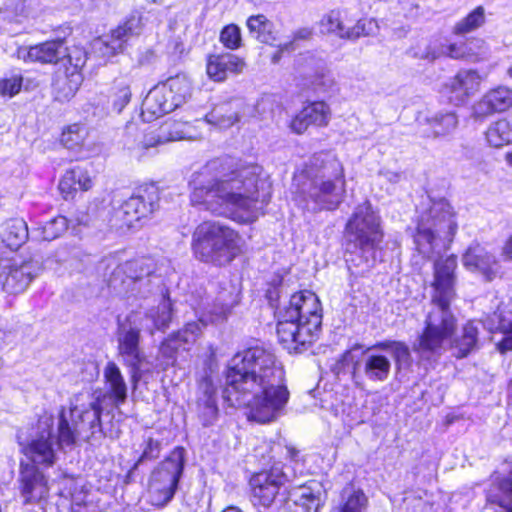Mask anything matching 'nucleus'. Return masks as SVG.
I'll return each instance as SVG.
<instances>
[{
    "label": "nucleus",
    "instance_id": "obj_1",
    "mask_svg": "<svg viewBox=\"0 0 512 512\" xmlns=\"http://www.w3.org/2000/svg\"><path fill=\"white\" fill-rule=\"evenodd\" d=\"M193 206L238 223H252L263 213L272 194L264 169L232 157L215 158L193 174Z\"/></svg>",
    "mask_w": 512,
    "mask_h": 512
},
{
    "label": "nucleus",
    "instance_id": "obj_2",
    "mask_svg": "<svg viewBox=\"0 0 512 512\" xmlns=\"http://www.w3.org/2000/svg\"><path fill=\"white\" fill-rule=\"evenodd\" d=\"M223 399L230 407L246 408L248 419L258 423L279 417L289 391L276 356L261 346L237 353L227 371Z\"/></svg>",
    "mask_w": 512,
    "mask_h": 512
},
{
    "label": "nucleus",
    "instance_id": "obj_3",
    "mask_svg": "<svg viewBox=\"0 0 512 512\" xmlns=\"http://www.w3.org/2000/svg\"><path fill=\"white\" fill-rule=\"evenodd\" d=\"M322 309L317 295L301 291L291 296L288 305L278 310L277 335L289 351L301 352L317 338Z\"/></svg>",
    "mask_w": 512,
    "mask_h": 512
},
{
    "label": "nucleus",
    "instance_id": "obj_4",
    "mask_svg": "<svg viewBox=\"0 0 512 512\" xmlns=\"http://www.w3.org/2000/svg\"><path fill=\"white\" fill-rule=\"evenodd\" d=\"M316 166L313 163L294 176L297 199L308 211L335 210L345 197L343 167L336 159Z\"/></svg>",
    "mask_w": 512,
    "mask_h": 512
},
{
    "label": "nucleus",
    "instance_id": "obj_5",
    "mask_svg": "<svg viewBox=\"0 0 512 512\" xmlns=\"http://www.w3.org/2000/svg\"><path fill=\"white\" fill-rule=\"evenodd\" d=\"M344 235L349 268L353 266L364 272L382 260L380 244L384 233L381 217L369 201L356 206L345 225Z\"/></svg>",
    "mask_w": 512,
    "mask_h": 512
},
{
    "label": "nucleus",
    "instance_id": "obj_6",
    "mask_svg": "<svg viewBox=\"0 0 512 512\" xmlns=\"http://www.w3.org/2000/svg\"><path fill=\"white\" fill-rule=\"evenodd\" d=\"M139 320L138 314H130L125 321L118 323L116 333L118 355L123 364L129 368L134 386L146 372H149V369L143 368L146 356L140 348V331L143 328L152 334L155 330H162L168 326L171 320L169 300L163 298L156 310L151 309L142 319L144 323L141 322L138 325L137 321Z\"/></svg>",
    "mask_w": 512,
    "mask_h": 512
},
{
    "label": "nucleus",
    "instance_id": "obj_7",
    "mask_svg": "<svg viewBox=\"0 0 512 512\" xmlns=\"http://www.w3.org/2000/svg\"><path fill=\"white\" fill-rule=\"evenodd\" d=\"M102 402L90 393H79L71 399L67 412L61 409L58 416L57 440L59 446H72L77 440L90 441L102 437Z\"/></svg>",
    "mask_w": 512,
    "mask_h": 512
},
{
    "label": "nucleus",
    "instance_id": "obj_8",
    "mask_svg": "<svg viewBox=\"0 0 512 512\" xmlns=\"http://www.w3.org/2000/svg\"><path fill=\"white\" fill-rule=\"evenodd\" d=\"M243 245L244 240L237 231L218 221H204L192 234L195 257L217 266L230 263L242 252Z\"/></svg>",
    "mask_w": 512,
    "mask_h": 512
},
{
    "label": "nucleus",
    "instance_id": "obj_9",
    "mask_svg": "<svg viewBox=\"0 0 512 512\" xmlns=\"http://www.w3.org/2000/svg\"><path fill=\"white\" fill-rule=\"evenodd\" d=\"M452 300L432 297L425 328L413 345L414 351L421 356L440 355L445 350V342L454 335L457 319L450 309Z\"/></svg>",
    "mask_w": 512,
    "mask_h": 512
},
{
    "label": "nucleus",
    "instance_id": "obj_10",
    "mask_svg": "<svg viewBox=\"0 0 512 512\" xmlns=\"http://www.w3.org/2000/svg\"><path fill=\"white\" fill-rule=\"evenodd\" d=\"M457 230L454 213L446 199L432 201L418 219L415 244L421 254L429 255L434 250L437 237L450 239Z\"/></svg>",
    "mask_w": 512,
    "mask_h": 512
},
{
    "label": "nucleus",
    "instance_id": "obj_11",
    "mask_svg": "<svg viewBox=\"0 0 512 512\" xmlns=\"http://www.w3.org/2000/svg\"><path fill=\"white\" fill-rule=\"evenodd\" d=\"M186 126V122L167 120L158 131H147L136 123H128L123 137L124 149L131 158L141 161L158 145L185 139Z\"/></svg>",
    "mask_w": 512,
    "mask_h": 512
},
{
    "label": "nucleus",
    "instance_id": "obj_12",
    "mask_svg": "<svg viewBox=\"0 0 512 512\" xmlns=\"http://www.w3.org/2000/svg\"><path fill=\"white\" fill-rule=\"evenodd\" d=\"M158 270L153 258L141 257L128 260L113 270L109 286L118 294L145 298L152 291V278Z\"/></svg>",
    "mask_w": 512,
    "mask_h": 512
},
{
    "label": "nucleus",
    "instance_id": "obj_13",
    "mask_svg": "<svg viewBox=\"0 0 512 512\" xmlns=\"http://www.w3.org/2000/svg\"><path fill=\"white\" fill-rule=\"evenodd\" d=\"M44 270L43 258L40 255L10 258L0 248V291L8 295H19L25 292L31 283Z\"/></svg>",
    "mask_w": 512,
    "mask_h": 512
},
{
    "label": "nucleus",
    "instance_id": "obj_14",
    "mask_svg": "<svg viewBox=\"0 0 512 512\" xmlns=\"http://www.w3.org/2000/svg\"><path fill=\"white\" fill-rule=\"evenodd\" d=\"M53 418L43 416L38 422V432L27 445H23V452L31 459V463L21 464L20 480H45V475L39 470L37 464L47 467L55 461L53 441Z\"/></svg>",
    "mask_w": 512,
    "mask_h": 512
},
{
    "label": "nucleus",
    "instance_id": "obj_15",
    "mask_svg": "<svg viewBox=\"0 0 512 512\" xmlns=\"http://www.w3.org/2000/svg\"><path fill=\"white\" fill-rule=\"evenodd\" d=\"M159 195L155 187L139 188L125 200L112 215V225L118 229H130L150 216L158 207Z\"/></svg>",
    "mask_w": 512,
    "mask_h": 512
},
{
    "label": "nucleus",
    "instance_id": "obj_16",
    "mask_svg": "<svg viewBox=\"0 0 512 512\" xmlns=\"http://www.w3.org/2000/svg\"><path fill=\"white\" fill-rule=\"evenodd\" d=\"M87 61L83 48L73 47L69 50L64 68H59L53 78L52 91L55 100L66 102L72 99L83 82L81 69Z\"/></svg>",
    "mask_w": 512,
    "mask_h": 512
},
{
    "label": "nucleus",
    "instance_id": "obj_17",
    "mask_svg": "<svg viewBox=\"0 0 512 512\" xmlns=\"http://www.w3.org/2000/svg\"><path fill=\"white\" fill-rule=\"evenodd\" d=\"M142 17L131 15L123 23L92 42V51L104 61L123 53L129 42L141 32Z\"/></svg>",
    "mask_w": 512,
    "mask_h": 512
},
{
    "label": "nucleus",
    "instance_id": "obj_18",
    "mask_svg": "<svg viewBox=\"0 0 512 512\" xmlns=\"http://www.w3.org/2000/svg\"><path fill=\"white\" fill-rule=\"evenodd\" d=\"M204 318L198 322H189L185 327L165 339L158 350L155 368L166 371L176 364L177 356L181 351H189L201 333L202 327L207 325Z\"/></svg>",
    "mask_w": 512,
    "mask_h": 512
},
{
    "label": "nucleus",
    "instance_id": "obj_19",
    "mask_svg": "<svg viewBox=\"0 0 512 512\" xmlns=\"http://www.w3.org/2000/svg\"><path fill=\"white\" fill-rule=\"evenodd\" d=\"M314 484H301L289 490L286 498L290 512H319L325 502L326 490L321 482Z\"/></svg>",
    "mask_w": 512,
    "mask_h": 512
},
{
    "label": "nucleus",
    "instance_id": "obj_20",
    "mask_svg": "<svg viewBox=\"0 0 512 512\" xmlns=\"http://www.w3.org/2000/svg\"><path fill=\"white\" fill-rule=\"evenodd\" d=\"M482 78L475 70H460L444 87V93L455 106L465 104L479 91Z\"/></svg>",
    "mask_w": 512,
    "mask_h": 512
},
{
    "label": "nucleus",
    "instance_id": "obj_21",
    "mask_svg": "<svg viewBox=\"0 0 512 512\" xmlns=\"http://www.w3.org/2000/svg\"><path fill=\"white\" fill-rule=\"evenodd\" d=\"M512 106V89L498 86L486 92L472 106L471 116L475 121H484L495 113L506 111Z\"/></svg>",
    "mask_w": 512,
    "mask_h": 512
},
{
    "label": "nucleus",
    "instance_id": "obj_22",
    "mask_svg": "<svg viewBox=\"0 0 512 512\" xmlns=\"http://www.w3.org/2000/svg\"><path fill=\"white\" fill-rule=\"evenodd\" d=\"M463 266L472 273L481 275L485 281H492L499 272L498 261L492 253L480 244L470 245L462 255Z\"/></svg>",
    "mask_w": 512,
    "mask_h": 512
},
{
    "label": "nucleus",
    "instance_id": "obj_23",
    "mask_svg": "<svg viewBox=\"0 0 512 512\" xmlns=\"http://www.w3.org/2000/svg\"><path fill=\"white\" fill-rule=\"evenodd\" d=\"M457 268V257L450 255L437 260L434 264V281L432 297L454 299L455 297V270Z\"/></svg>",
    "mask_w": 512,
    "mask_h": 512
},
{
    "label": "nucleus",
    "instance_id": "obj_24",
    "mask_svg": "<svg viewBox=\"0 0 512 512\" xmlns=\"http://www.w3.org/2000/svg\"><path fill=\"white\" fill-rule=\"evenodd\" d=\"M331 117L329 106L324 101L306 105L290 122V129L296 134L304 133L309 126H326Z\"/></svg>",
    "mask_w": 512,
    "mask_h": 512
},
{
    "label": "nucleus",
    "instance_id": "obj_25",
    "mask_svg": "<svg viewBox=\"0 0 512 512\" xmlns=\"http://www.w3.org/2000/svg\"><path fill=\"white\" fill-rule=\"evenodd\" d=\"M177 106L169 94L165 91L163 85L158 83L146 95L142 102L141 117L144 122H151L169 112L175 110Z\"/></svg>",
    "mask_w": 512,
    "mask_h": 512
},
{
    "label": "nucleus",
    "instance_id": "obj_26",
    "mask_svg": "<svg viewBox=\"0 0 512 512\" xmlns=\"http://www.w3.org/2000/svg\"><path fill=\"white\" fill-rule=\"evenodd\" d=\"M481 323L469 320L449 339L452 355L457 359L468 357L479 349Z\"/></svg>",
    "mask_w": 512,
    "mask_h": 512
},
{
    "label": "nucleus",
    "instance_id": "obj_27",
    "mask_svg": "<svg viewBox=\"0 0 512 512\" xmlns=\"http://www.w3.org/2000/svg\"><path fill=\"white\" fill-rule=\"evenodd\" d=\"M244 67L243 59L232 53H223L208 57L206 71L210 79L221 82L229 75L241 73Z\"/></svg>",
    "mask_w": 512,
    "mask_h": 512
},
{
    "label": "nucleus",
    "instance_id": "obj_28",
    "mask_svg": "<svg viewBox=\"0 0 512 512\" xmlns=\"http://www.w3.org/2000/svg\"><path fill=\"white\" fill-rule=\"evenodd\" d=\"M458 116L453 111H439L424 118L419 133L426 138H442L452 134L458 126Z\"/></svg>",
    "mask_w": 512,
    "mask_h": 512
},
{
    "label": "nucleus",
    "instance_id": "obj_29",
    "mask_svg": "<svg viewBox=\"0 0 512 512\" xmlns=\"http://www.w3.org/2000/svg\"><path fill=\"white\" fill-rule=\"evenodd\" d=\"M278 499H286V488L282 482H254L251 486L250 500L260 512L271 508Z\"/></svg>",
    "mask_w": 512,
    "mask_h": 512
},
{
    "label": "nucleus",
    "instance_id": "obj_30",
    "mask_svg": "<svg viewBox=\"0 0 512 512\" xmlns=\"http://www.w3.org/2000/svg\"><path fill=\"white\" fill-rule=\"evenodd\" d=\"M197 410L203 426H211L216 422L218 418L216 388L208 378L203 379L199 384Z\"/></svg>",
    "mask_w": 512,
    "mask_h": 512
},
{
    "label": "nucleus",
    "instance_id": "obj_31",
    "mask_svg": "<svg viewBox=\"0 0 512 512\" xmlns=\"http://www.w3.org/2000/svg\"><path fill=\"white\" fill-rule=\"evenodd\" d=\"M68 53L64 41L57 39L29 47L23 57L26 61L51 64L56 63L63 57L67 58Z\"/></svg>",
    "mask_w": 512,
    "mask_h": 512
},
{
    "label": "nucleus",
    "instance_id": "obj_32",
    "mask_svg": "<svg viewBox=\"0 0 512 512\" xmlns=\"http://www.w3.org/2000/svg\"><path fill=\"white\" fill-rule=\"evenodd\" d=\"M377 349L374 345L366 351L362 360V371L369 381L384 382L390 375L391 362L387 356L376 353Z\"/></svg>",
    "mask_w": 512,
    "mask_h": 512
},
{
    "label": "nucleus",
    "instance_id": "obj_33",
    "mask_svg": "<svg viewBox=\"0 0 512 512\" xmlns=\"http://www.w3.org/2000/svg\"><path fill=\"white\" fill-rule=\"evenodd\" d=\"M91 187L92 179L88 171L79 166L67 170L59 182V190L66 200L72 199L77 191H87Z\"/></svg>",
    "mask_w": 512,
    "mask_h": 512
},
{
    "label": "nucleus",
    "instance_id": "obj_34",
    "mask_svg": "<svg viewBox=\"0 0 512 512\" xmlns=\"http://www.w3.org/2000/svg\"><path fill=\"white\" fill-rule=\"evenodd\" d=\"M103 376L108 385V395L116 405L122 404L127 399V384L118 365L109 361L104 367Z\"/></svg>",
    "mask_w": 512,
    "mask_h": 512
},
{
    "label": "nucleus",
    "instance_id": "obj_35",
    "mask_svg": "<svg viewBox=\"0 0 512 512\" xmlns=\"http://www.w3.org/2000/svg\"><path fill=\"white\" fill-rule=\"evenodd\" d=\"M242 106L243 102L240 100L217 106L205 116V119L220 129L230 128L239 121V108Z\"/></svg>",
    "mask_w": 512,
    "mask_h": 512
},
{
    "label": "nucleus",
    "instance_id": "obj_36",
    "mask_svg": "<svg viewBox=\"0 0 512 512\" xmlns=\"http://www.w3.org/2000/svg\"><path fill=\"white\" fill-rule=\"evenodd\" d=\"M28 237V226L23 219H10L4 224L2 241L11 250L19 249L27 241Z\"/></svg>",
    "mask_w": 512,
    "mask_h": 512
},
{
    "label": "nucleus",
    "instance_id": "obj_37",
    "mask_svg": "<svg viewBox=\"0 0 512 512\" xmlns=\"http://www.w3.org/2000/svg\"><path fill=\"white\" fill-rule=\"evenodd\" d=\"M161 84L177 108L184 104L191 96V82L184 74L170 77L166 81L161 82Z\"/></svg>",
    "mask_w": 512,
    "mask_h": 512
},
{
    "label": "nucleus",
    "instance_id": "obj_38",
    "mask_svg": "<svg viewBox=\"0 0 512 512\" xmlns=\"http://www.w3.org/2000/svg\"><path fill=\"white\" fill-rule=\"evenodd\" d=\"M249 32L261 43L276 45L277 37L273 31V24L265 15H253L247 19Z\"/></svg>",
    "mask_w": 512,
    "mask_h": 512
},
{
    "label": "nucleus",
    "instance_id": "obj_39",
    "mask_svg": "<svg viewBox=\"0 0 512 512\" xmlns=\"http://www.w3.org/2000/svg\"><path fill=\"white\" fill-rule=\"evenodd\" d=\"M184 457V448H175L161 463L158 470L159 477L163 480H180L184 468Z\"/></svg>",
    "mask_w": 512,
    "mask_h": 512
},
{
    "label": "nucleus",
    "instance_id": "obj_40",
    "mask_svg": "<svg viewBox=\"0 0 512 512\" xmlns=\"http://www.w3.org/2000/svg\"><path fill=\"white\" fill-rule=\"evenodd\" d=\"M131 97L130 81L126 78L115 79L108 96L112 110L118 114L121 113L131 101Z\"/></svg>",
    "mask_w": 512,
    "mask_h": 512
},
{
    "label": "nucleus",
    "instance_id": "obj_41",
    "mask_svg": "<svg viewBox=\"0 0 512 512\" xmlns=\"http://www.w3.org/2000/svg\"><path fill=\"white\" fill-rule=\"evenodd\" d=\"M68 228V220L62 215H58L31 232L33 240L52 241L60 237Z\"/></svg>",
    "mask_w": 512,
    "mask_h": 512
},
{
    "label": "nucleus",
    "instance_id": "obj_42",
    "mask_svg": "<svg viewBox=\"0 0 512 512\" xmlns=\"http://www.w3.org/2000/svg\"><path fill=\"white\" fill-rule=\"evenodd\" d=\"M338 503L352 512H364L368 504V498L361 489L350 482L342 488Z\"/></svg>",
    "mask_w": 512,
    "mask_h": 512
},
{
    "label": "nucleus",
    "instance_id": "obj_43",
    "mask_svg": "<svg viewBox=\"0 0 512 512\" xmlns=\"http://www.w3.org/2000/svg\"><path fill=\"white\" fill-rule=\"evenodd\" d=\"M338 503L352 512H364L368 504V498L361 489L350 482L342 488Z\"/></svg>",
    "mask_w": 512,
    "mask_h": 512
},
{
    "label": "nucleus",
    "instance_id": "obj_44",
    "mask_svg": "<svg viewBox=\"0 0 512 512\" xmlns=\"http://www.w3.org/2000/svg\"><path fill=\"white\" fill-rule=\"evenodd\" d=\"M178 482H149L145 497L157 507L166 505L173 497Z\"/></svg>",
    "mask_w": 512,
    "mask_h": 512
},
{
    "label": "nucleus",
    "instance_id": "obj_45",
    "mask_svg": "<svg viewBox=\"0 0 512 512\" xmlns=\"http://www.w3.org/2000/svg\"><path fill=\"white\" fill-rule=\"evenodd\" d=\"M487 500L503 512H512V482H493Z\"/></svg>",
    "mask_w": 512,
    "mask_h": 512
},
{
    "label": "nucleus",
    "instance_id": "obj_46",
    "mask_svg": "<svg viewBox=\"0 0 512 512\" xmlns=\"http://www.w3.org/2000/svg\"><path fill=\"white\" fill-rule=\"evenodd\" d=\"M486 140L490 146L496 148L512 142V130L506 119H500L489 126Z\"/></svg>",
    "mask_w": 512,
    "mask_h": 512
},
{
    "label": "nucleus",
    "instance_id": "obj_47",
    "mask_svg": "<svg viewBox=\"0 0 512 512\" xmlns=\"http://www.w3.org/2000/svg\"><path fill=\"white\" fill-rule=\"evenodd\" d=\"M380 350H388L394 357L395 363L399 369L408 368L412 364V356L409 347L399 341H383L375 344Z\"/></svg>",
    "mask_w": 512,
    "mask_h": 512
},
{
    "label": "nucleus",
    "instance_id": "obj_48",
    "mask_svg": "<svg viewBox=\"0 0 512 512\" xmlns=\"http://www.w3.org/2000/svg\"><path fill=\"white\" fill-rule=\"evenodd\" d=\"M345 21L346 19L341 11L332 10L321 19V31L334 34L341 39H346L347 25Z\"/></svg>",
    "mask_w": 512,
    "mask_h": 512
},
{
    "label": "nucleus",
    "instance_id": "obj_49",
    "mask_svg": "<svg viewBox=\"0 0 512 512\" xmlns=\"http://www.w3.org/2000/svg\"><path fill=\"white\" fill-rule=\"evenodd\" d=\"M420 58L434 61L435 59L441 57L442 55H446L453 59H460L465 57L466 48L463 45H458L456 43H452L446 46H442L440 50L432 47L431 45L427 46L424 52L417 54Z\"/></svg>",
    "mask_w": 512,
    "mask_h": 512
},
{
    "label": "nucleus",
    "instance_id": "obj_50",
    "mask_svg": "<svg viewBox=\"0 0 512 512\" xmlns=\"http://www.w3.org/2000/svg\"><path fill=\"white\" fill-rule=\"evenodd\" d=\"M485 22V13L484 8L481 6L476 7L471 13H469L465 18L460 20L454 26V33L457 35H464L470 33L479 27H481Z\"/></svg>",
    "mask_w": 512,
    "mask_h": 512
},
{
    "label": "nucleus",
    "instance_id": "obj_51",
    "mask_svg": "<svg viewBox=\"0 0 512 512\" xmlns=\"http://www.w3.org/2000/svg\"><path fill=\"white\" fill-rule=\"evenodd\" d=\"M378 29V23L374 19H360L352 27L347 26L346 40L374 35Z\"/></svg>",
    "mask_w": 512,
    "mask_h": 512
},
{
    "label": "nucleus",
    "instance_id": "obj_52",
    "mask_svg": "<svg viewBox=\"0 0 512 512\" xmlns=\"http://www.w3.org/2000/svg\"><path fill=\"white\" fill-rule=\"evenodd\" d=\"M87 131L85 127L74 124L63 132L61 142L69 149H75L83 145Z\"/></svg>",
    "mask_w": 512,
    "mask_h": 512
},
{
    "label": "nucleus",
    "instance_id": "obj_53",
    "mask_svg": "<svg viewBox=\"0 0 512 512\" xmlns=\"http://www.w3.org/2000/svg\"><path fill=\"white\" fill-rule=\"evenodd\" d=\"M241 30L235 24L225 26L220 33V42L230 50H236L241 46Z\"/></svg>",
    "mask_w": 512,
    "mask_h": 512
},
{
    "label": "nucleus",
    "instance_id": "obj_54",
    "mask_svg": "<svg viewBox=\"0 0 512 512\" xmlns=\"http://www.w3.org/2000/svg\"><path fill=\"white\" fill-rule=\"evenodd\" d=\"M22 87V77L12 76L10 78L0 79V95L3 97H13Z\"/></svg>",
    "mask_w": 512,
    "mask_h": 512
},
{
    "label": "nucleus",
    "instance_id": "obj_55",
    "mask_svg": "<svg viewBox=\"0 0 512 512\" xmlns=\"http://www.w3.org/2000/svg\"><path fill=\"white\" fill-rule=\"evenodd\" d=\"M406 512H433V506L420 497H405Z\"/></svg>",
    "mask_w": 512,
    "mask_h": 512
},
{
    "label": "nucleus",
    "instance_id": "obj_56",
    "mask_svg": "<svg viewBox=\"0 0 512 512\" xmlns=\"http://www.w3.org/2000/svg\"><path fill=\"white\" fill-rule=\"evenodd\" d=\"M36 484H39L40 493L45 491L44 482H23L21 486V492L23 497L25 498V503H30L37 499V497L33 494L34 489L36 488Z\"/></svg>",
    "mask_w": 512,
    "mask_h": 512
},
{
    "label": "nucleus",
    "instance_id": "obj_57",
    "mask_svg": "<svg viewBox=\"0 0 512 512\" xmlns=\"http://www.w3.org/2000/svg\"><path fill=\"white\" fill-rule=\"evenodd\" d=\"M493 480H512V459H507L500 464Z\"/></svg>",
    "mask_w": 512,
    "mask_h": 512
},
{
    "label": "nucleus",
    "instance_id": "obj_58",
    "mask_svg": "<svg viewBox=\"0 0 512 512\" xmlns=\"http://www.w3.org/2000/svg\"><path fill=\"white\" fill-rule=\"evenodd\" d=\"M503 332L505 333L504 338L498 343V349L501 353L512 350V323H509L506 328L502 325Z\"/></svg>",
    "mask_w": 512,
    "mask_h": 512
},
{
    "label": "nucleus",
    "instance_id": "obj_59",
    "mask_svg": "<svg viewBox=\"0 0 512 512\" xmlns=\"http://www.w3.org/2000/svg\"><path fill=\"white\" fill-rule=\"evenodd\" d=\"M379 176L390 184H398L404 177L400 171H394L388 168H382L379 170Z\"/></svg>",
    "mask_w": 512,
    "mask_h": 512
},
{
    "label": "nucleus",
    "instance_id": "obj_60",
    "mask_svg": "<svg viewBox=\"0 0 512 512\" xmlns=\"http://www.w3.org/2000/svg\"><path fill=\"white\" fill-rule=\"evenodd\" d=\"M160 452V444L158 441H155L151 438L148 439L146 447L141 456L142 459H153L158 457Z\"/></svg>",
    "mask_w": 512,
    "mask_h": 512
},
{
    "label": "nucleus",
    "instance_id": "obj_61",
    "mask_svg": "<svg viewBox=\"0 0 512 512\" xmlns=\"http://www.w3.org/2000/svg\"><path fill=\"white\" fill-rule=\"evenodd\" d=\"M211 315L209 317V321L212 323H217L226 319L229 313V307L222 305L220 307H216L213 311L210 312Z\"/></svg>",
    "mask_w": 512,
    "mask_h": 512
},
{
    "label": "nucleus",
    "instance_id": "obj_62",
    "mask_svg": "<svg viewBox=\"0 0 512 512\" xmlns=\"http://www.w3.org/2000/svg\"><path fill=\"white\" fill-rule=\"evenodd\" d=\"M353 362V356H352V351L351 350H347L345 351L340 359L338 360L336 366H337V369L338 370H341L343 369L346 365L350 364Z\"/></svg>",
    "mask_w": 512,
    "mask_h": 512
},
{
    "label": "nucleus",
    "instance_id": "obj_63",
    "mask_svg": "<svg viewBox=\"0 0 512 512\" xmlns=\"http://www.w3.org/2000/svg\"><path fill=\"white\" fill-rule=\"evenodd\" d=\"M311 30L308 28H302L297 30L294 33L293 39L294 40H305L308 39L311 36Z\"/></svg>",
    "mask_w": 512,
    "mask_h": 512
},
{
    "label": "nucleus",
    "instance_id": "obj_64",
    "mask_svg": "<svg viewBox=\"0 0 512 512\" xmlns=\"http://www.w3.org/2000/svg\"><path fill=\"white\" fill-rule=\"evenodd\" d=\"M502 254L507 260H512V236L505 243Z\"/></svg>",
    "mask_w": 512,
    "mask_h": 512
}]
</instances>
